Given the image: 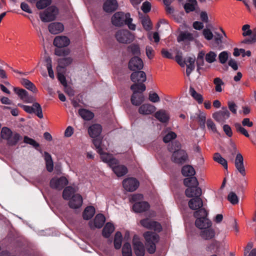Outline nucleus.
<instances>
[{
	"label": "nucleus",
	"instance_id": "338daca9",
	"mask_svg": "<svg viewBox=\"0 0 256 256\" xmlns=\"http://www.w3.org/2000/svg\"><path fill=\"white\" fill-rule=\"evenodd\" d=\"M235 126L236 128V130L242 133V134H244V136H246V137L248 138L249 137L250 135L248 132V131L244 128L240 124H235Z\"/></svg>",
	"mask_w": 256,
	"mask_h": 256
},
{
	"label": "nucleus",
	"instance_id": "b1692460",
	"mask_svg": "<svg viewBox=\"0 0 256 256\" xmlns=\"http://www.w3.org/2000/svg\"><path fill=\"white\" fill-rule=\"evenodd\" d=\"M118 8V4L116 0H106L104 4V10L108 13L112 12Z\"/></svg>",
	"mask_w": 256,
	"mask_h": 256
},
{
	"label": "nucleus",
	"instance_id": "2eb2a0df",
	"mask_svg": "<svg viewBox=\"0 0 256 256\" xmlns=\"http://www.w3.org/2000/svg\"><path fill=\"white\" fill-rule=\"evenodd\" d=\"M140 224L142 226L148 229L153 230L158 232H160L162 230L160 224L156 222L152 221L149 218H145L141 220Z\"/></svg>",
	"mask_w": 256,
	"mask_h": 256
},
{
	"label": "nucleus",
	"instance_id": "6e6552de",
	"mask_svg": "<svg viewBox=\"0 0 256 256\" xmlns=\"http://www.w3.org/2000/svg\"><path fill=\"white\" fill-rule=\"evenodd\" d=\"M2 138L8 140V143L14 145L19 140L20 136L17 133H12L11 130L7 127L2 128L0 132Z\"/></svg>",
	"mask_w": 256,
	"mask_h": 256
},
{
	"label": "nucleus",
	"instance_id": "aec40b11",
	"mask_svg": "<svg viewBox=\"0 0 256 256\" xmlns=\"http://www.w3.org/2000/svg\"><path fill=\"white\" fill-rule=\"evenodd\" d=\"M105 220L106 219L103 214H98L96 216L94 222L90 221L89 222V225L92 229L100 228L102 226Z\"/></svg>",
	"mask_w": 256,
	"mask_h": 256
},
{
	"label": "nucleus",
	"instance_id": "5fc2aeb1",
	"mask_svg": "<svg viewBox=\"0 0 256 256\" xmlns=\"http://www.w3.org/2000/svg\"><path fill=\"white\" fill-rule=\"evenodd\" d=\"M51 3V0H39L36 4V8L38 9H44Z\"/></svg>",
	"mask_w": 256,
	"mask_h": 256
},
{
	"label": "nucleus",
	"instance_id": "864d4df0",
	"mask_svg": "<svg viewBox=\"0 0 256 256\" xmlns=\"http://www.w3.org/2000/svg\"><path fill=\"white\" fill-rule=\"evenodd\" d=\"M230 56V53L226 51H223L221 52L218 55V59L220 62L222 64H225L228 60L229 56Z\"/></svg>",
	"mask_w": 256,
	"mask_h": 256
},
{
	"label": "nucleus",
	"instance_id": "603ef678",
	"mask_svg": "<svg viewBox=\"0 0 256 256\" xmlns=\"http://www.w3.org/2000/svg\"><path fill=\"white\" fill-rule=\"evenodd\" d=\"M216 54L214 52L210 51L207 53L205 56L206 60L208 63H212L216 60Z\"/></svg>",
	"mask_w": 256,
	"mask_h": 256
},
{
	"label": "nucleus",
	"instance_id": "ea45409f",
	"mask_svg": "<svg viewBox=\"0 0 256 256\" xmlns=\"http://www.w3.org/2000/svg\"><path fill=\"white\" fill-rule=\"evenodd\" d=\"M140 84H134L131 86L130 89L133 91V93L142 92L146 90V86L143 82H140Z\"/></svg>",
	"mask_w": 256,
	"mask_h": 256
},
{
	"label": "nucleus",
	"instance_id": "bb28decb",
	"mask_svg": "<svg viewBox=\"0 0 256 256\" xmlns=\"http://www.w3.org/2000/svg\"><path fill=\"white\" fill-rule=\"evenodd\" d=\"M48 28L51 34H56L62 32L64 30V26L61 22H55L50 24Z\"/></svg>",
	"mask_w": 256,
	"mask_h": 256
},
{
	"label": "nucleus",
	"instance_id": "6e6d98bb",
	"mask_svg": "<svg viewBox=\"0 0 256 256\" xmlns=\"http://www.w3.org/2000/svg\"><path fill=\"white\" fill-rule=\"evenodd\" d=\"M73 59L71 57H67L58 60V63L62 66H66L72 63Z\"/></svg>",
	"mask_w": 256,
	"mask_h": 256
},
{
	"label": "nucleus",
	"instance_id": "72a5a7b5",
	"mask_svg": "<svg viewBox=\"0 0 256 256\" xmlns=\"http://www.w3.org/2000/svg\"><path fill=\"white\" fill-rule=\"evenodd\" d=\"M200 236L204 240H210L214 236L215 232L212 228H208L201 232Z\"/></svg>",
	"mask_w": 256,
	"mask_h": 256
},
{
	"label": "nucleus",
	"instance_id": "a211bd4d",
	"mask_svg": "<svg viewBox=\"0 0 256 256\" xmlns=\"http://www.w3.org/2000/svg\"><path fill=\"white\" fill-rule=\"evenodd\" d=\"M234 165L238 172L242 176H246V170L244 164V158L242 156L238 153L236 158Z\"/></svg>",
	"mask_w": 256,
	"mask_h": 256
},
{
	"label": "nucleus",
	"instance_id": "69168bd1",
	"mask_svg": "<svg viewBox=\"0 0 256 256\" xmlns=\"http://www.w3.org/2000/svg\"><path fill=\"white\" fill-rule=\"evenodd\" d=\"M70 53V50L68 49L66 50H60V48H56L54 50V54L58 56H66L68 55Z\"/></svg>",
	"mask_w": 256,
	"mask_h": 256
},
{
	"label": "nucleus",
	"instance_id": "a878e982",
	"mask_svg": "<svg viewBox=\"0 0 256 256\" xmlns=\"http://www.w3.org/2000/svg\"><path fill=\"white\" fill-rule=\"evenodd\" d=\"M130 79L134 82H144L146 80V76L144 72L140 70L132 72Z\"/></svg>",
	"mask_w": 256,
	"mask_h": 256
},
{
	"label": "nucleus",
	"instance_id": "c9c22d12",
	"mask_svg": "<svg viewBox=\"0 0 256 256\" xmlns=\"http://www.w3.org/2000/svg\"><path fill=\"white\" fill-rule=\"evenodd\" d=\"M184 185L188 188H192L194 186H198V182L196 177L192 176L190 178H186L184 180Z\"/></svg>",
	"mask_w": 256,
	"mask_h": 256
},
{
	"label": "nucleus",
	"instance_id": "774afa93",
	"mask_svg": "<svg viewBox=\"0 0 256 256\" xmlns=\"http://www.w3.org/2000/svg\"><path fill=\"white\" fill-rule=\"evenodd\" d=\"M143 199V196L142 194H133L130 198V201L132 202L136 203L142 202Z\"/></svg>",
	"mask_w": 256,
	"mask_h": 256
},
{
	"label": "nucleus",
	"instance_id": "de8ad7c7",
	"mask_svg": "<svg viewBox=\"0 0 256 256\" xmlns=\"http://www.w3.org/2000/svg\"><path fill=\"white\" fill-rule=\"evenodd\" d=\"M46 66L48 71V75L52 78H54V75L52 68V62L50 58L48 57L45 59Z\"/></svg>",
	"mask_w": 256,
	"mask_h": 256
},
{
	"label": "nucleus",
	"instance_id": "1a4fd4ad",
	"mask_svg": "<svg viewBox=\"0 0 256 256\" xmlns=\"http://www.w3.org/2000/svg\"><path fill=\"white\" fill-rule=\"evenodd\" d=\"M122 185L126 191L132 192L138 188L140 182L136 178H128L123 180Z\"/></svg>",
	"mask_w": 256,
	"mask_h": 256
},
{
	"label": "nucleus",
	"instance_id": "13d9d810",
	"mask_svg": "<svg viewBox=\"0 0 256 256\" xmlns=\"http://www.w3.org/2000/svg\"><path fill=\"white\" fill-rule=\"evenodd\" d=\"M14 90L22 100L25 98L28 93L26 90L18 88H14Z\"/></svg>",
	"mask_w": 256,
	"mask_h": 256
},
{
	"label": "nucleus",
	"instance_id": "9d476101",
	"mask_svg": "<svg viewBox=\"0 0 256 256\" xmlns=\"http://www.w3.org/2000/svg\"><path fill=\"white\" fill-rule=\"evenodd\" d=\"M68 184V180L66 177L55 176L50 180V188L53 189L61 190Z\"/></svg>",
	"mask_w": 256,
	"mask_h": 256
},
{
	"label": "nucleus",
	"instance_id": "a18cd8bd",
	"mask_svg": "<svg viewBox=\"0 0 256 256\" xmlns=\"http://www.w3.org/2000/svg\"><path fill=\"white\" fill-rule=\"evenodd\" d=\"M44 159L46 162L47 170L50 172H52L53 170L54 165L50 155L48 152H44Z\"/></svg>",
	"mask_w": 256,
	"mask_h": 256
},
{
	"label": "nucleus",
	"instance_id": "39448f33",
	"mask_svg": "<svg viewBox=\"0 0 256 256\" xmlns=\"http://www.w3.org/2000/svg\"><path fill=\"white\" fill-rule=\"evenodd\" d=\"M146 240V246L147 251L150 254H154L156 249V244L159 240L158 235L150 232H147L144 234Z\"/></svg>",
	"mask_w": 256,
	"mask_h": 256
},
{
	"label": "nucleus",
	"instance_id": "79ce46f5",
	"mask_svg": "<svg viewBox=\"0 0 256 256\" xmlns=\"http://www.w3.org/2000/svg\"><path fill=\"white\" fill-rule=\"evenodd\" d=\"M122 256H132L131 246L128 242H125L122 247Z\"/></svg>",
	"mask_w": 256,
	"mask_h": 256
},
{
	"label": "nucleus",
	"instance_id": "f3484780",
	"mask_svg": "<svg viewBox=\"0 0 256 256\" xmlns=\"http://www.w3.org/2000/svg\"><path fill=\"white\" fill-rule=\"evenodd\" d=\"M230 114L226 108H222L221 110L214 113L212 115L214 118L218 122L224 123L230 117Z\"/></svg>",
	"mask_w": 256,
	"mask_h": 256
},
{
	"label": "nucleus",
	"instance_id": "c85d7f7f",
	"mask_svg": "<svg viewBox=\"0 0 256 256\" xmlns=\"http://www.w3.org/2000/svg\"><path fill=\"white\" fill-rule=\"evenodd\" d=\"M155 117L162 122H166L169 120V115L164 110H160L155 114Z\"/></svg>",
	"mask_w": 256,
	"mask_h": 256
},
{
	"label": "nucleus",
	"instance_id": "4468645a",
	"mask_svg": "<svg viewBox=\"0 0 256 256\" xmlns=\"http://www.w3.org/2000/svg\"><path fill=\"white\" fill-rule=\"evenodd\" d=\"M102 131V126L99 124H94L90 126L88 128V133L90 136L94 138L93 142H94V140H100L101 142V146L102 148H106V146H104V144H102V140L98 139V138H95L97 137H98L100 134H101Z\"/></svg>",
	"mask_w": 256,
	"mask_h": 256
},
{
	"label": "nucleus",
	"instance_id": "3c124183",
	"mask_svg": "<svg viewBox=\"0 0 256 256\" xmlns=\"http://www.w3.org/2000/svg\"><path fill=\"white\" fill-rule=\"evenodd\" d=\"M128 50L132 54L139 56L140 54V46L138 44H133L129 46L128 48Z\"/></svg>",
	"mask_w": 256,
	"mask_h": 256
},
{
	"label": "nucleus",
	"instance_id": "a19ab883",
	"mask_svg": "<svg viewBox=\"0 0 256 256\" xmlns=\"http://www.w3.org/2000/svg\"><path fill=\"white\" fill-rule=\"evenodd\" d=\"M220 248V244L218 242L212 241L206 248L208 252H217Z\"/></svg>",
	"mask_w": 256,
	"mask_h": 256
},
{
	"label": "nucleus",
	"instance_id": "f8f14e48",
	"mask_svg": "<svg viewBox=\"0 0 256 256\" xmlns=\"http://www.w3.org/2000/svg\"><path fill=\"white\" fill-rule=\"evenodd\" d=\"M18 106L22 107L23 110L29 114L36 113L40 118H43L42 110L40 104L38 102H34L32 106L18 104Z\"/></svg>",
	"mask_w": 256,
	"mask_h": 256
},
{
	"label": "nucleus",
	"instance_id": "c756f323",
	"mask_svg": "<svg viewBox=\"0 0 256 256\" xmlns=\"http://www.w3.org/2000/svg\"><path fill=\"white\" fill-rule=\"evenodd\" d=\"M78 114L84 120H90L94 116V114L92 112L84 108L80 109Z\"/></svg>",
	"mask_w": 256,
	"mask_h": 256
},
{
	"label": "nucleus",
	"instance_id": "2f4dec72",
	"mask_svg": "<svg viewBox=\"0 0 256 256\" xmlns=\"http://www.w3.org/2000/svg\"><path fill=\"white\" fill-rule=\"evenodd\" d=\"M20 82L26 89L32 91V92L36 93L38 92V90L34 84L29 80L26 78H22Z\"/></svg>",
	"mask_w": 256,
	"mask_h": 256
},
{
	"label": "nucleus",
	"instance_id": "4d7b16f0",
	"mask_svg": "<svg viewBox=\"0 0 256 256\" xmlns=\"http://www.w3.org/2000/svg\"><path fill=\"white\" fill-rule=\"evenodd\" d=\"M251 37L244 40L242 42L244 44H252L256 42V28L253 29Z\"/></svg>",
	"mask_w": 256,
	"mask_h": 256
},
{
	"label": "nucleus",
	"instance_id": "9b49d317",
	"mask_svg": "<svg viewBox=\"0 0 256 256\" xmlns=\"http://www.w3.org/2000/svg\"><path fill=\"white\" fill-rule=\"evenodd\" d=\"M198 36V32L193 30L192 32H181L177 37L178 42H192Z\"/></svg>",
	"mask_w": 256,
	"mask_h": 256
},
{
	"label": "nucleus",
	"instance_id": "dca6fc26",
	"mask_svg": "<svg viewBox=\"0 0 256 256\" xmlns=\"http://www.w3.org/2000/svg\"><path fill=\"white\" fill-rule=\"evenodd\" d=\"M143 67V62L138 56H134L130 60L128 68L130 70L132 71L140 70Z\"/></svg>",
	"mask_w": 256,
	"mask_h": 256
},
{
	"label": "nucleus",
	"instance_id": "49530a36",
	"mask_svg": "<svg viewBox=\"0 0 256 256\" xmlns=\"http://www.w3.org/2000/svg\"><path fill=\"white\" fill-rule=\"evenodd\" d=\"M122 238V234L119 232H116L114 238V246L116 249H120L121 248Z\"/></svg>",
	"mask_w": 256,
	"mask_h": 256
},
{
	"label": "nucleus",
	"instance_id": "7ed1b4c3",
	"mask_svg": "<svg viewBox=\"0 0 256 256\" xmlns=\"http://www.w3.org/2000/svg\"><path fill=\"white\" fill-rule=\"evenodd\" d=\"M180 144L178 142H176L168 146V150L173 152L172 160L178 164L184 162L187 158V154L185 151L180 150Z\"/></svg>",
	"mask_w": 256,
	"mask_h": 256
},
{
	"label": "nucleus",
	"instance_id": "052dcab7",
	"mask_svg": "<svg viewBox=\"0 0 256 256\" xmlns=\"http://www.w3.org/2000/svg\"><path fill=\"white\" fill-rule=\"evenodd\" d=\"M198 118L200 126L202 128H204L205 126L206 120V114L202 112H199L198 114Z\"/></svg>",
	"mask_w": 256,
	"mask_h": 256
},
{
	"label": "nucleus",
	"instance_id": "0eeeda50",
	"mask_svg": "<svg viewBox=\"0 0 256 256\" xmlns=\"http://www.w3.org/2000/svg\"><path fill=\"white\" fill-rule=\"evenodd\" d=\"M116 40L121 44H130L134 39V36L128 30H120L115 34Z\"/></svg>",
	"mask_w": 256,
	"mask_h": 256
},
{
	"label": "nucleus",
	"instance_id": "5701e85b",
	"mask_svg": "<svg viewBox=\"0 0 256 256\" xmlns=\"http://www.w3.org/2000/svg\"><path fill=\"white\" fill-rule=\"evenodd\" d=\"M156 108L150 104H144L140 106L138 108V112L141 114L148 115L154 112Z\"/></svg>",
	"mask_w": 256,
	"mask_h": 256
},
{
	"label": "nucleus",
	"instance_id": "423d86ee",
	"mask_svg": "<svg viewBox=\"0 0 256 256\" xmlns=\"http://www.w3.org/2000/svg\"><path fill=\"white\" fill-rule=\"evenodd\" d=\"M58 9L54 6H51L40 14V17L42 22H47L56 20L58 14Z\"/></svg>",
	"mask_w": 256,
	"mask_h": 256
},
{
	"label": "nucleus",
	"instance_id": "f257e3e1",
	"mask_svg": "<svg viewBox=\"0 0 256 256\" xmlns=\"http://www.w3.org/2000/svg\"><path fill=\"white\" fill-rule=\"evenodd\" d=\"M94 144L96 147V152L100 155L102 161L108 164L118 176H122L128 172V169L126 166L120 164L118 161L114 158L112 154L106 152L107 150L106 147L102 148L101 146V142L100 140H94Z\"/></svg>",
	"mask_w": 256,
	"mask_h": 256
},
{
	"label": "nucleus",
	"instance_id": "e433bc0d",
	"mask_svg": "<svg viewBox=\"0 0 256 256\" xmlns=\"http://www.w3.org/2000/svg\"><path fill=\"white\" fill-rule=\"evenodd\" d=\"M95 214V209L94 206H89L86 207L83 212V218L84 220L91 218Z\"/></svg>",
	"mask_w": 256,
	"mask_h": 256
},
{
	"label": "nucleus",
	"instance_id": "cd10ccee",
	"mask_svg": "<svg viewBox=\"0 0 256 256\" xmlns=\"http://www.w3.org/2000/svg\"><path fill=\"white\" fill-rule=\"evenodd\" d=\"M149 208V204L147 202H142L135 203L132 208L135 212H140L146 210Z\"/></svg>",
	"mask_w": 256,
	"mask_h": 256
},
{
	"label": "nucleus",
	"instance_id": "c03bdc74",
	"mask_svg": "<svg viewBox=\"0 0 256 256\" xmlns=\"http://www.w3.org/2000/svg\"><path fill=\"white\" fill-rule=\"evenodd\" d=\"M190 93L192 96L198 102V104H202L204 100L202 96L198 93L194 88L190 87Z\"/></svg>",
	"mask_w": 256,
	"mask_h": 256
},
{
	"label": "nucleus",
	"instance_id": "ddd939ff",
	"mask_svg": "<svg viewBox=\"0 0 256 256\" xmlns=\"http://www.w3.org/2000/svg\"><path fill=\"white\" fill-rule=\"evenodd\" d=\"M132 245L134 252L136 256H144L145 249L143 243L138 236H134L132 239Z\"/></svg>",
	"mask_w": 256,
	"mask_h": 256
},
{
	"label": "nucleus",
	"instance_id": "412c9836",
	"mask_svg": "<svg viewBox=\"0 0 256 256\" xmlns=\"http://www.w3.org/2000/svg\"><path fill=\"white\" fill-rule=\"evenodd\" d=\"M82 204V196L79 194L74 195L70 199L68 205L72 208H80Z\"/></svg>",
	"mask_w": 256,
	"mask_h": 256
},
{
	"label": "nucleus",
	"instance_id": "09e8293b",
	"mask_svg": "<svg viewBox=\"0 0 256 256\" xmlns=\"http://www.w3.org/2000/svg\"><path fill=\"white\" fill-rule=\"evenodd\" d=\"M141 22L144 28L146 30H149L152 28V24L150 18L148 16H142Z\"/></svg>",
	"mask_w": 256,
	"mask_h": 256
},
{
	"label": "nucleus",
	"instance_id": "4be33fe9",
	"mask_svg": "<svg viewBox=\"0 0 256 256\" xmlns=\"http://www.w3.org/2000/svg\"><path fill=\"white\" fill-rule=\"evenodd\" d=\"M188 206L192 210H200L202 208L203 202L200 196L191 198L188 202Z\"/></svg>",
	"mask_w": 256,
	"mask_h": 256
},
{
	"label": "nucleus",
	"instance_id": "37998d69",
	"mask_svg": "<svg viewBox=\"0 0 256 256\" xmlns=\"http://www.w3.org/2000/svg\"><path fill=\"white\" fill-rule=\"evenodd\" d=\"M196 4V0H188V2L184 6L186 12L188 13L194 11Z\"/></svg>",
	"mask_w": 256,
	"mask_h": 256
},
{
	"label": "nucleus",
	"instance_id": "20e7f679",
	"mask_svg": "<svg viewBox=\"0 0 256 256\" xmlns=\"http://www.w3.org/2000/svg\"><path fill=\"white\" fill-rule=\"evenodd\" d=\"M208 212L206 209L202 208L194 213V216L197 219L196 226L200 229H206L211 226L210 221L206 218Z\"/></svg>",
	"mask_w": 256,
	"mask_h": 256
},
{
	"label": "nucleus",
	"instance_id": "f704fd0d",
	"mask_svg": "<svg viewBox=\"0 0 256 256\" xmlns=\"http://www.w3.org/2000/svg\"><path fill=\"white\" fill-rule=\"evenodd\" d=\"M114 230V227L112 224L108 222L104 226L102 230V235L105 238H108Z\"/></svg>",
	"mask_w": 256,
	"mask_h": 256
},
{
	"label": "nucleus",
	"instance_id": "6ab92c4d",
	"mask_svg": "<svg viewBox=\"0 0 256 256\" xmlns=\"http://www.w3.org/2000/svg\"><path fill=\"white\" fill-rule=\"evenodd\" d=\"M70 44V39L64 36H57L54 40V45L58 48L66 47Z\"/></svg>",
	"mask_w": 256,
	"mask_h": 256
},
{
	"label": "nucleus",
	"instance_id": "58836bf2",
	"mask_svg": "<svg viewBox=\"0 0 256 256\" xmlns=\"http://www.w3.org/2000/svg\"><path fill=\"white\" fill-rule=\"evenodd\" d=\"M214 84L215 86V90L216 92H220L223 90L224 82L220 78H216L214 79Z\"/></svg>",
	"mask_w": 256,
	"mask_h": 256
},
{
	"label": "nucleus",
	"instance_id": "8fccbe9b",
	"mask_svg": "<svg viewBox=\"0 0 256 256\" xmlns=\"http://www.w3.org/2000/svg\"><path fill=\"white\" fill-rule=\"evenodd\" d=\"M214 161L218 162V163L223 166L224 167V168H228V164L226 160L224 158H222L220 154H214Z\"/></svg>",
	"mask_w": 256,
	"mask_h": 256
},
{
	"label": "nucleus",
	"instance_id": "680f3d73",
	"mask_svg": "<svg viewBox=\"0 0 256 256\" xmlns=\"http://www.w3.org/2000/svg\"><path fill=\"white\" fill-rule=\"evenodd\" d=\"M149 100L154 103L158 102L160 101V98L158 94L152 92H150L148 95Z\"/></svg>",
	"mask_w": 256,
	"mask_h": 256
},
{
	"label": "nucleus",
	"instance_id": "bf43d9fd",
	"mask_svg": "<svg viewBox=\"0 0 256 256\" xmlns=\"http://www.w3.org/2000/svg\"><path fill=\"white\" fill-rule=\"evenodd\" d=\"M228 199L232 204H237L238 202V198L235 193L230 192L228 196Z\"/></svg>",
	"mask_w": 256,
	"mask_h": 256
},
{
	"label": "nucleus",
	"instance_id": "f03ea898",
	"mask_svg": "<svg viewBox=\"0 0 256 256\" xmlns=\"http://www.w3.org/2000/svg\"><path fill=\"white\" fill-rule=\"evenodd\" d=\"M112 24L116 26H122L124 24L128 25L132 30H135L136 25L132 24V20L130 18V14H124L122 12H116L111 18Z\"/></svg>",
	"mask_w": 256,
	"mask_h": 256
},
{
	"label": "nucleus",
	"instance_id": "473e14b6",
	"mask_svg": "<svg viewBox=\"0 0 256 256\" xmlns=\"http://www.w3.org/2000/svg\"><path fill=\"white\" fill-rule=\"evenodd\" d=\"M182 173L184 176L192 177L195 174L196 172L192 166L187 165L183 166L182 170Z\"/></svg>",
	"mask_w": 256,
	"mask_h": 256
},
{
	"label": "nucleus",
	"instance_id": "7c9ffc66",
	"mask_svg": "<svg viewBox=\"0 0 256 256\" xmlns=\"http://www.w3.org/2000/svg\"><path fill=\"white\" fill-rule=\"evenodd\" d=\"M78 190V188L76 187L73 188L72 186H67L66 187L64 191L62 194L63 198L64 200H69L71 196L73 194L74 192H76Z\"/></svg>",
	"mask_w": 256,
	"mask_h": 256
},
{
	"label": "nucleus",
	"instance_id": "4c0bfd02",
	"mask_svg": "<svg viewBox=\"0 0 256 256\" xmlns=\"http://www.w3.org/2000/svg\"><path fill=\"white\" fill-rule=\"evenodd\" d=\"M144 101V97L142 94L133 93L131 97V102L134 106H139Z\"/></svg>",
	"mask_w": 256,
	"mask_h": 256
},
{
	"label": "nucleus",
	"instance_id": "0e129e2a",
	"mask_svg": "<svg viewBox=\"0 0 256 256\" xmlns=\"http://www.w3.org/2000/svg\"><path fill=\"white\" fill-rule=\"evenodd\" d=\"M194 62H195V58L194 57H188L186 59V68H194Z\"/></svg>",
	"mask_w": 256,
	"mask_h": 256
},
{
	"label": "nucleus",
	"instance_id": "e2e57ef3",
	"mask_svg": "<svg viewBox=\"0 0 256 256\" xmlns=\"http://www.w3.org/2000/svg\"><path fill=\"white\" fill-rule=\"evenodd\" d=\"M176 137V134L173 132H168L164 138V142H168L171 140L174 139Z\"/></svg>",
	"mask_w": 256,
	"mask_h": 256
},
{
	"label": "nucleus",
	"instance_id": "393cba45",
	"mask_svg": "<svg viewBox=\"0 0 256 256\" xmlns=\"http://www.w3.org/2000/svg\"><path fill=\"white\" fill-rule=\"evenodd\" d=\"M185 194L187 197L192 198L200 196L202 194V189L198 186H194L187 188L185 190Z\"/></svg>",
	"mask_w": 256,
	"mask_h": 256
}]
</instances>
